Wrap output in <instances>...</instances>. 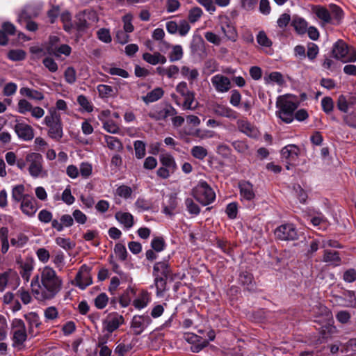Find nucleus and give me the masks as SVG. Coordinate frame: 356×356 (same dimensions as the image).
<instances>
[{
    "label": "nucleus",
    "mask_w": 356,
    "mask_h": 356,
    "mask_svg": "<svg viewBox=\"0 0 356 356\" xmlns=\"http://www.w3.org/2000/svg\"><path fill=\"white\" fill-rule=\"evenodd\" d=\"M62 280L51 267L45 266L40 276L33 277L31 286L35 298L40 301L51 300L59 293L62 288Z\"/></svg>",
    "instance_id": "obj_1"
},
{
    "label": "nucleus",
    "mask_w": 356,
    "mask_h": 356,
    "mask_svg": "<svg viewBox=\"0 0 356 356\" xmlns=\"http://www.w3.org/2000/svg\"><path fill=\"white\" fill-rule=\"evenodd\" d=\"M170 259V255L165 257L161 261L155 262L153 266L152 275L154 278L156 294L159 296H163L168 290V280L172 282L175 280V275L169 262Z\"/></svg>",
    "instance_id": "obj_2"
},
{
    "label": "nucleus",
    "mask_w": 356,
    "mask_h": 356,
    "mask_svg": "<svg viewBox=\"0 0 356 356\" xmlns=\"http://www.w3.org/2000/svg\"><path fill=\"white\" fill-rule=\"evenodd\" d=\"M330 56L343 63H354L356 61V49L343 40H338L332 45Z\"/></svg>",
    "instance_id": "obj_3"
},
{
    "label": "nucleus",
    "mask_w": 356,
    "mask_h": 356,
    "mask_svg": "<svg viewBox=\"0 0 356 356\" xmlns=\"http://www.w3.org/2000/svg\"><path fill=\"white\" fill-rule=\"evenodd\" d=\"M279 111L277 116L286 124L291 123L294 120L293 113L298 107V103L288 99L286 96H280L276 102Z\"/></svg>",
    "instance_id": "obj_4"
},
{
    "label": "nucleus",
    "mask_w": 356,
    "mask_h": 356,
    "mask_svg": "<svg viewBox=\"0 0 356 356\" xmlns=\"http://www.w3.org/2000/svg\"><path fill=\"white\" fill-rule=\"evenodd\" d=\"M44 123L49 127V137L59 142L63 136V124L60 115L55 111H50L49 115L45 116Z\"/></svg>",
    "instance_id": "obj_5"
},
{
    "label": "nucleus",
    "mask_w": 356,
    "mask_h": 356,
    "mask_svg": "<svg viewBox=\"0 0 356 356\" xmlns=\"http://www.w3.org/2000/svg\"><path fill=\"white\" fill-rule=\"evenodd\" d=\"M193 197L204 206L211 204L216 200L213 188L204 180H200L192 190Z\"/></svg>",
    "instance_id": "obj_6"
},
{
    "label": "nucleus",
    "mask_w": 356,
    "mask_h": 356,
    "mask_svg": "<svg viewBox=\"0 0 356 356\" xmlns=\"http://www.w3.org/2000/svg\"><path fill=\"white\" fill-rule=\"evenodd\" d=\"M253 185L248 181H241L238 183L240 200L248 209H252L255 207L256 197Z\"/></svg>",
    "instance_id": "obj_7"
},
{
    "label": "nucleus",
    "mask_w": 356,
    "mask_h": 356,
    "mask_svg": "<svg viewBox=\"0 0 356 356\" xmlns=\"http://www.w3.org/2000/svg\"><path fill=\"white\" fill-rule=\"evenodd\" d=\"M277 240L283 241H296L299 238L298 229L293 223H285L278 226L274 231Z\"/></svg>",
    "instance_id": "obj_8"
},
{
    "label": "nucleus",
    "mask_w": 356,
    "mask_h": 356,
    "mask_svg": "<svg viewBox=\"0 0 356 356\" xmlns=\"http://www.w3.org/2000/svg\"><path fill=\"white\" fill-rule=\"evenodd\" d=\"M124 323V318L117 312H111L102 321V332L113 333Z\"/></svg>",
    "instance_id": "obj_9"
},
{
    "label": "nucleus",
    "mask_w": 356,
    "mask_h": 356,
    "mask_svg": "<svg viewBox=\"0 0 356 356\" xmlns=\"http://www.w3.org/2000/svg\"><path fill=\"white\" fill-rule=\"evenodd\" d=\"M26 161L29 163L30 175L34 178L38 177L43 169L42 156L40 153L31 152L26 155Z\"/></svg>",
    "instance_id": "obj_10"
},
{
    "label": "nucleus",
    "mask_w": 356,
    "mask_h": 356,
    "mask_svg": "<svg viewBox=\"0 0 356 356\" xmlns=\"http://www.w3.org/2000/svg\"><path fill=\"white\" fill-rule=\"evenodd\" d=\"M176 91L180 94L184 99L182 104L185 110H193L196 106H193L195 102V92L189 90L188 84L185 81H181L176 86Z\"/></svg>",
    "instance_id": "obj_11"
},
{
    "label": "nucleus",
    "mask_w": 356,
    "mask_h": 356,
    "mask_svg": "<svg viewBox=\"0 0 356 356\" xmlns=\"http://www.w3.org/2000/svg\"><path fill=\"white\" fill-rule=\"evenodd\" d=\"M280 153L282 158L285 159L288 164L286 169L289 170V165H296L297 164L300 149L296 145L289 144L282 147Z\"/></svg>",
    "instance_id": "obj_12"
},
{
    "label": "nucleus",
    "mask_w": 356,
    "mask_h": 356,
    "mask_svg": "<svg viewBox=\"0 0 356 356\" xmlns=\"http://www.w3.org/2000/svg\"><path fill=\"white\" fill-rule=\"evenodd\" d=\"M152 323L151 317L144 314L143 315H134L131 321L130 327L134 331V334L138 336Z\"/></svg>",
    "instance_id": "obj_13"
},
{
    "label": "nucleus",
    "mask_w": 356,
    "mask_h": 356,
    "mask_svg": "<svg viewBox=\"0 0 356 356\" xmlns=\"http://www.w3.org/2000/svg\"><path fill=\"white\" fill-rule=\"evenodd\" d=\"M13 129L17 137L23 141H30L34 138L33 127L25 122L17 121Z\"/></svg>",
    "instance_id": "obj_14"
},
{
    "label": "nucleus",
    "mask_w": 356,
    "mask_h": 356,
    "mask_svg": "<svg viewBox=\"0 0 356 356\" xmlns=\"http://www.w3.org/2000/svg\"><path fill=\"white\" fill-rule=\"evenodd\" d=\"M220 25L222 32L227 38L235 41L237 38V32L233 22L227 16L220 17Z\"/></svg>",
    "instance_id": "obj_15"
},
{
    "label": "nucleus",
    "mask_w": 356,
    "mask_h": 356,
    "mask_svg": "<svg viewBox=\"0 0 356 356\" xmlns=\"http://www.w3.org/2000/svg\"><path fill=\"white\" fill-rule=\"evenodd\" d=\"M238 283L243 286L244 291L250 293H254L257 291V285L253 275L248 271L240 273L238 278Z\"/></svg>",
    "instance_id": "obj_16"
},
{
    "label": "nucleus",
    "mask_w": 356,
    "mask_h": 356,
    "mask_svg": "<svg viewBox=\"0 0 356 356\" xmlns=\"http://www.w3.org/2000/svg\"><path fill=\"white\" fill-rule=\"evenodd\" d=\"M91 15H94L95 13L92 11L84 10L76 15L74 26L79 32H84L90 27V24L88 22V19H90Z\"/></svg>",
    "instance_id": "obj_17"
},
{
    "label": "nucleus",
    "mask_w": 356,
    "mask_h": 356,
    "mask_svg": "<svg viewBox=\"0 0 356 356\" xmlns=\"http://www.w3.org/2000/svg\"><path fill=\"white\" fill-rule=\"evenodd\" d=\"M211 81L216 90L218 92H226L231 88L229 79L222 74H216L211 78Z\"/></svg>",
    "instance_id": "obj_18"
},
{
    "label": "nucleus",
    "mask_w": 356,
    "mask_h": 356,
    "mask_svg": "<svg viewBox=\"0 0 356 356\" xmlns=\"http://www.w3.org/2000/svg\"><path fill=\"white\" fill-rule=\"evenodd\" d=\"M36 200L32 195H26L24 200L21 202L20 209L25 215L32 217L35 215L38 208Z\"/></svg>",
    "instance_id": "obj_19"
},
{
    "label": "nucleus",
    "mask_w": 356,
    "mask_h": 356,
    "mask_svg": "<svg viewBox=\"0 0 356 356\" xmlns=\"http://www.w3.org/2000/svg\"><path fill=\"white\" fill-rule=\"evenodd\" d=\"M8 282H14L16 285L19 284L18 274L11 269L0 273V292L4 291Z\"/></svg>",
    "instance_id": "obj_20"
},
{
    "label": "nucleus",
    "mask_w": 356,
    "mask_h": 356,
    "mask_svg": "<svg viewBox=\"0 0 356 356\" xmlns=\"http://www.w3.org/2000/svg\"><path fill=\"white\" fill-rule=\"evenodd\" d=\"M213 111L218 116L225 117L232 120H236L238 115V113L236 111L220 104L213 105Z\"/></svg>",
    "instance_id": "obj_21"
},
{
    "label": "nucleus",
    "mask_w": 356,
    "mask_h": 356,
    "mask_svg": "<svg viewBox=\"0 0 356 356\" xmlns=\"http://www.w3.org/2000/svg\"><path fill=\"white\" fill-rule=\"evenodd\" d=\"M74 225V218L70 214H63L60 218V222L57 219L52 221V228L57 232L63 231L65 227H70Z\"/></svg>",
    "instance_id": "obj_22"
},
{
    "label": "nucleus",
    "mask_w": 356,
    "mask_h": 356,
    "mask_svg": "<svg viewBox=\"0 0 356 356\" xmlns=\"http://www.w3.org/2000/svg\"><path fill=\"white\" fill-rule=\"evenodd\" d=\"M312 12L322 21L323 24H328L332 22L330 12L324 6L321 5L314 6Z\"/></svg>",
    "instance_id": "obj_23"
},
{
    "label": "nucleus",
    "mask_w": 356,
    "mask_h": 356,
    "mask_svg": "<svg viewBox=\"0 0 356 356\" xmlns=\"http://www.w3.org/2000/svg\"><path fill=\"white\" fill-rule=\"evenodd\" d=\"M323 261L334 266H339L341 262L340 254L338 251L325 249L323 251Z\"/></svg>",
    "instance_id": "obj_24"
},
{
    "label": "nucleus",
    "mask_w": 356,
    "mask_h": 356,
    "mask_svg": "<svg viewBox=\"0 0 356 356\" xmlns=\"http://www.w3.org/2000/svg\"><path fill=\"white\" fill-rule=\"evenodd\" d=\"M163 95V89L162 88L157 87L152 91L147 92L146 95L142 96L141 99L146 105H148L150 103L155 102L161 99Z\"/></svg>",
    "instance_id": "obj_25"
},
{
    "label": "nucleus",
    "mask_w": 356,
    "mask_h": 356,
    "mask_svg": "<svg viewBox=\"0 0 356 356\" xmlns=\"http://www.w3.org/2000/svg\"><path fill=\"white\" fill-rule=\"evenodd\" d=\"M291 25L298 35H303L307 32V22L302 17L294 16L291 20Z\"/></svg>",
    "instance_id": "obj_26"
},
{
    "label": "nucleus",
    "mask_w": 356,
    "mask_h": 356,
    "mask_svg": "<svg viewBox=\"0 0 356 356\" xmlns=\"http://www.w3.org/2000/svg\"><path fill=\"white\" fill-rule=\"evenodd\" d=\"M143 59L151 65H157L159 63L164 64L166 63V58L159 52H155L153 54L149 53H144Z\"/></svg>",
    "instance_id": "obj_27"
},
{
    "label": "nucleus",
    "mask_w": 356,
    "mask_h": 356,
    "mask_svg": "<svg viewBox=\"0 0 356 356\" xmlns=\"http://www.w3.org/2000/svg\"><path fill=\"white\" fill-rule=\"evenodd\" d=\"M115 219L123 224L127 228H131L134 225V216L128 212H117L115 215Z\"/></svg>",
    "instance_id": "obj_28"
},
{
    "label": "nucleus",
    "mask_w": 356,
    "mask_h": 356,
    "mask_svg": "<svg viewBox=\"0 0 356 356\" xmlns=\"http://www.w3.org/2000/svg\"><path fill=\"white\" fill-rule=\"evenodd\" d=\"M19 92L22 95L26 96L31 99L41 101L44 98L42 92L27 87L20 88Z\"/></svg>",
    "instance_id": "obj_29"
},
{
    "label": "nucleus",
    "mask_w": 356,
    "mask_h": 356,
    "mask_svg": "<svg viewBox=\"0 0 356 356\" xmlns=\"http://www.w3.org/2000/svg\"><path fill=\"white\" fill-rule=\"evenodd\" d=\"M331 8V17L332 22L330 24L337 25L339 24L343 18L344 13L343 10L337 5H332Z\"/></svg>",
    "instance_id": "obj_30"
},
{
    "label": "nucleus",
    "mask_w": 356,
    "mask_h": 356,
    "mask_svg": "<svg viewBox=\"0 0 356 356\" xmlns=\"http://www.w3.org/2000/svg\"><path fill=\"white\" fill-rule=\"evenodd\" d=\"M104 140L106 143L107 147L112 150L122 151L123 145L122 142L117 137L106 135Z\"/></svg>",
    "instance_id": "obj_31"
},
{
    "label": "nucleus",
    "mask_w": 356,
    "mask_h": 356,
    "mask_svg": "<svg viewBox=\"0 0 356 356\" xmlns=\"http://www.w3.org/2000/svg\"><path fill=\"white\" fill-rule=\"evenodd\" d=\"M135 295V289L131 286H129L119 298V302L121 307H127L131 301V296Z\"/></svg>",
    "instance_id": "obj_32"
},
{
    "label": "nucleus",
    "mask_w": 356,
    "mask_h": 356,
    "mask_svg": "<svg viewBox=\"0 0 356 356\" xmlns=\"http://www.w3.org/2000/svg\"><path fill=\"white\" fill-rule=\"evenodd\" d=\"M160 162L163 167L171 170L174 172L177 169V164L173 156L170 154H162L160 156Z\"/></svg>",
    "instance_id": "obj_33"
},
{
    "label": "nucleus",
    "mask_w": 356,
    "mask_h": 356,
    "mask_svg": "<svg viewBox=\"0 0 356 356\" xmlns=\"http://www.w3.org/2000/svg\"><path fill=\"white\" fill-rule=\"evenodd\" d=\"M342 294L344 297V303H341L342 306L354 307L356 305V295L354 291L344 290Z\"/></svg>",
    "instance_id": "obj_34"
},
{
    "label": "nucleus",
    "mask_w": 356,
    "mask_h": 356,
    "mask_svg": "<svg viewBox=\"0 0 356 356\" xmlns=\"http://www.w3.org/2000/svg\"><path fill=\"white\" fill-rule=\"evenodd\" d=\"M25 187L23 184H19L13 188L12 200L15 202H22L27 194H24Z\"/></svg>",
    "instance_id": "obj_35"
},
{
    "label": "nucleus",
    "mask_w": 356,
    "mask_h": 356,
    "mask_svg": "<svg viewBox=\"0 0 356 356\" xmlns=\"http://www.w3.org/2000/svg\"><path fill=\"white\" fill-rule=\"evenodd\" d=\"M24 318L29 323V332L32 331L33 327H38L41 325L40 317L35 312H29L24 315Z\"/></svg>",
    "instance_id": "obj_36"
},
{
    "label": "nucleus",
    "mask_w": 356,
    "mask_h": 356,
    "mask_svg": "<svg viewBox=\"0 0 356 356\" xmlns=\"http://www.w3.org/2000/svg\"><path fill=\"white\" fill-rule=\"evenodd\" d=\"M74 280L76 285L81 290H84L92 283V278L90 276L83 277L81 271L76 273Z\"/></svg>",
    "instance_id": "obj_37"
},
{
    "label": "nucleus",
    "mask_w": 356,
    "mask_h": 356,
    "mask_svg": "<svg viewBox=\"0 0 356 356\" xmlns=\"http://www.w3.org/2000/svg\"><path fill=\"white\" fill-rule=\"evenodd\" d=\"M27 339V334L26 330H16L14 331L13 341V346H21L26 341Z\"/></svg>",
    "instance_id": "obj_38"
},
{
    "label": "nucleus",
    "mask_w": 356,
    "mask_h": 356,
    "mask_svg": "<svg viewBox=\"0 0 356 356\" xmlns=\"http://www.w3.org/2000/svg\"><path fill=\"white\" fill-rule=\"evenodd\" d=\"M152 249L156 252L163 251L166 248V243L162 236H155L150 243Z\"/></svg>",
    "instance_id": "obj_39"
},
{
    "label": "nucleus",
    "mask_w": 356,
    "mask_h": 356,
    "mask_svg": "<svg viewBox=\"0 0 356 356\" xmlns=\"http://www.w3.org/2000/svg\"><path fill=\"white\" fill-rule=\"evenodd\" d=\"M237 126L238 130L246 134L248 136H252V134L254 131V128L252 126L251 123L248 120H239L237 121Z\"/></svg>",
    "instance_id": "obj_40"
},
{
    "label": "nucleus",
    "mask_w": 356,
    "mask_h": 356,
    "mask_svg": "<svg viewBox=\"0 0 356 356\" xmlns=\"http://www.w3.org/2000/svg\"><path fill=\"white\" fill-rule=\"evenodd\" d=\"M324 60L321 64L323 69L330 70V72H336L338 70V64L336 61L332 60L330 57L332 56L324 55Z\"/></svg>",
    "instance_id": "obj_41"
},
{
    "label": "nucleus",
    "mask_w": 356,
    "mask_h": 356,
    "mask_svg": "<svg viewBox=\"0 0 356 356\" xmlns=\"http://www.w3.org/2000/svg\"><path fill=\"white\" fill-rule=\"evenodd\" d=\"M21 271L20 274L22 278L26 280L29 281L31 272L33 269V266L31 261H26L24 263L21 264Z\"/></svg>",
    "instance_id": "obj_42"
},
{
    "label": "nucleus",
    "mask_w": 356,
    "mask_h": 356,
    "mask_svg": "<svg viewBox=\"0 0 356 356\" xmlns=\"http://www.w3.org/2000/svg\"><path fill=\"white\" fill-rule=\"evenodd\" d=\"M134 205L139 211H149L152 207L151 201L143 197H138Z\"/></svg>",
    "instance_id": "obj_43"
},
{
    "label": "nucleus",
    "mask_w": 356,
    "mask_h": 356,
    "mask_svg": "<svg viewBox=\"0 0 356 356\" xmlns=\"http://www.w3.org/2000/svg\"><path fill=\"white\" fill-rule=\"evenodd\" d=\"M97 89L101 98H107L114 95V90L110 86L100 84L97 86Z\"/></svg>",
    "instance_id": "obj_44"
},
{
    "label": "nucleus",
    "mask_w": 356,
    "mask_h": 356,
    "mask_svg": "<svg viewBox=\"0 0 356 356\" xmlns=\"http://www.w3.org/2000/svg\"><path fill=\"white\" fill-rule=\"evenodd\" d=\"M319 53L318 46L314 42H309L307 44V51L306 54V56H307L308 59L313 62L317 57Z\"/></svg>",
    "instance_id": "obj_45"
},
{
    "label": "nucleus",
    "mask_w": 356,
    "mask_h": 356,
    "mask_svg": "<svg viewBox=\"0 0 356 356\" xmlns=\"http://www.w3.org/2000/svg\"><path fill=\"white\" fill-rule=\"evenodd\" d=\"M8 58L13 61H21L25 59L26 52L22 49H12L8 51Z\"/></svg>",
    "instance_id": "obj_46"
},
{
    "label": "nucleus",
    "mask_w": 356,
    "mask_h": 356,
    "mask_svg": "<svg viewBox=\"0 0 356 356\" xmlns=\"http://www.w3.org/2000/svg\"><path fill=\"white\" fill-rule=\"evenodd\" d=\"M114 252L122 261H124L127 259L128 252L126 247L121 243H118L115 245Z\"/></svg>",
    "instance_id": "obj_47"
},
{
    "label": "nucleus",
    "mask_w": 356,
    "mask_h": 356,
    "mask_svg": "<svg viewBox=\"0 0 356 356\" xmlns=\"http://www.w3.org/2000/svg\"><path fill=\"white\" fill-rule=\"evenodd\" d=\"M109 301L108 296L105 293H99L94 300L95 306L102 309L105 308Z\"/></svg>",
    "instance_id": "obj_48"
},
{
    "label": "nucleus",
    "mask_w": 356,
    "mask_h": 356,
    "mask_svg": "<svg viewBox=\"0 0 356 356\" xmlns=\"http://www.w3.org/2000/svg\"><path fill=\"white\" fill-rule=\"evenodd\" d=\"M191 155L199 160H203L208 154L207 149L202 146H194L191 151Z\"/></svg>",
    "instance_id": "obj_49"
},
{
    "label": "nucleus",
    "mask_w": 356,
    "mask_h": 356,
    "mask_svg": "<svg viewBox=\"0 0 356 356\" xmlns=\"http://www.w3.org/2000/svg\"><path fill=\"white\" fill-rule=\"evenodd\" d=\"M183 49L181 45L177 44L172 47V50L169 54V59L171 62L179 60L183 57Z\"/></svg>",
    "instance_id": "obj_50"
},
{
    "label": "nucleus",
    "mask_w": 356,
    "mask_h": 356,
    "mask_svg": "<svg viewBox=\"0 0 356 356\" xmlns=\"http://www.w3.org/2000/svg\"><path fill=\"white\" fill-rule=\"evenodd\" d=\"M56 243L65 250H71L75 246L69 238L57 237L55 239Z\"/></svg>",
    "instance_id": "obj_51"
},
{
    "label": "nucleus",
    "mask_w": 356,
    "mask_h": 356,
    "mask_svg": "<svg viewBox=\"0 0 356 356\" xmlns=\"http://www.w3.org/2000/svg\"><path fill=\"white\" fill-rule=\"evenodd\" d=\"M136 157L138 159L145 156V144L142 140H136L134 143Z\"/></svg>",
    "instance_id": "obj_52"
},
{
    "label": "nucleus",
    "mask_w": 356,
    "mask_h": 356,
    "mask_svg": "<svg viewBox=\"0 0 356 356\" xmlns=\"http://www.w3.org/2000/svg\"><path fill=\"white\" fill-rule=\"evenodd\" d=\"M317 216H311L310 222L314 227L326 225L327 220L321 212H316Z\"/></svg>",
    "instance_id": "obj_53"
},
{
    "label": "nucleus",
    "mask_w": 356,
    "mask_h": 356,
    "mask_svg": "<svg viewBox=\"0 0 356 356\" xmlns=\"http://www.w3.org/2000/svg\"><path fill=\"white\" fill-rule=\"evenodd\" d=\"M64 78L69 84H73L76 81V72L73 67H67L64 72Z\"/></svg>",
    "instance_id": "obj_54"
},
{
    "label": "nucleus",
    "mask_w": 356,
    "mask_h": 356,
    "mask_svg": "<svg viewBox=\"0 0 356 356\" xmlns=\"http://www.w3.org/2000/svg\"><path fill=\"white\" fill-rule=\"evenodd\" d=\"M77 102L86 111L90 113L93 111L92 104L85 95H79L77 97Z\"/></svg>",
    "instance_id": "obj_55"
},
{
    "label": "nucleus",
    "mask_w": 356,
    "mask_h": 356,
    "mask_svg": "<svg viewBox=\"0 0 356 356\" xmlns=\"http://www.w3.org/2000/svg\"><path fill=\"white\" fill-rule=\"evenodd\" d=\"M132 348L133 346L131 343L125 344L120 343L115 347L114 353L118 356H125Z\"/></svg>",
    "instance_id": "obj_56"
},
{
    "label": "nucleus",
    "mask_w": 356,
    "mask_h": 356,
    "mask_svg": "<svg viewBox=\"0 0 356 356\" xmlns=\"http://www.w3.org/2000/svg\"><path fill=\"white\" fill-rule=\"evenodd\" d=\"M225 213L229 219H235L238 214V203L236 202L229 203L226 207Z\"/></svg>",
    "instance_id": "obj_57"
},
{
    "label": "nucleus",
    "mask_w": 356,
    "mask_h": 356,
    "mask_svg": "<svg viewBox=\"0 0 356 356\" xmlns=\"http://www.w3.org/2000/svg\"><path fill=\"white\" fill-rule=\"evenodd\" d=\"M147 115L151 119L155 121L165 120L166 119L163 109L159 110L157 107L150 111Z\"/></svg>",
    "instance_id": "obj_58"
},
{
    "label": "nucleus",
    "mask_w": 356,
    "mask_h": 356,
    "mask_svg": "<svg viewBox=\"0 0 356 356\" xmlns=\"http://www.w3.org/2000/svg\"><path fill=\"white\" fill-rule=\"evenodd\" d=\"M321 106L323 111L326 114H330L334 108L333 99L330 97H325L321 99Z\"/></svg>",
    "instance_id": "obj_59"
},
{
    "label": "nucleus",
    "mask_w": 356,
    "mask_h": 356,
    "mask_svg": "<svg viewBox=\"0 0 356 356\" xmlns=\"http://www.w3.org/2000/svg\"><path fill=\"white\" fill-rule=\"evenodd\" d=\"M38 218L41 222L45 224H47L49 222H51L52 224V221H54V220L53 219L52 213L47 209H42L39 212Z\"/></svg>",
    "instance_id": "obj_60"
},
{
    "label": "nucleus",
    "mask_w": 356,
    "mask_h": 356,
    "mask_svg": "<svg viewBox=\"0 0 356 356\" xmlns=\"http://www.w3.org/2000/svg\"><path fill=\"white\" fill-rule=\"evenodd\" d=\"M203 12L199 7H194L190 10L188 19L191 23L196 22L202 16Z\"/></svg>",
    "instance_id": "obj_61"
},
{
    "label": "nucleus",
    "mask_w": 356,
    "mask_h": 356,
    "mask_svg": "<svg viewBox=\"0 0 356 356\" xmlns=\"http://www.w3.org/2000/svg\"><path fill=\"white\" fill-rule=\"evenodd\" d=\"M257 41L259 44L266 47L272 46V41L267 37L266 33L263 31L259 32L257 35Z\"/></svg>",
    "instance_id": "obj_62"
},
{
    "label": "nucleus",
    "mask_w": 356,
    "mask_h": 356,
    "mask_svg": "<svg viewBox=\"0 0 356 356\" xmlns=\"http://www.w3.org/2000/svg\"><path fill=\"white\" fill-rule=\"evenodd\" d=\"M42 64L51 72H56L58 70V64L50 56L45 57L42 60Z\"/></svg>",
    "instance_id": "obj_63"
},
{
    "label": "nucleus",
    "mask_w": 356,
    "mask_h": 356,
    "mask_svg": "<svg viewBox=\"0 0 356 356\" xmlns=\"http://www.w3.org/2000/svg\"><path fill=\"white\" fill-rule=\"evenodd\" d=\"M343 280L346 283H353L356 281V270L355 268H348L343 272L342 276Z\"/></svg>",
    "instance_id": "obj_64"
}]
</instances>
